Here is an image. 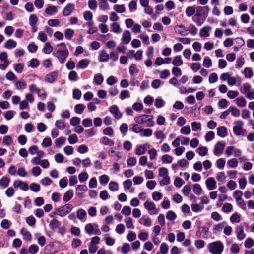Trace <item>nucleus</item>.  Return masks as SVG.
<instances>
[{"mask_svg":"<svg viewBox=\"0 0 254 254\" xmlns=\"http://www.w3.org/2000/svg\"><path fill=\"white\" fill-rule=\"evenodd\" d=\"M59 46H63V49H56L53 55L58 58L61 63H64L68 57L69 52L64 43H61L57 45Z\"/></svg>","mask_w":254,"mask_h":254,"instance_id":"f257e3e1","label":"nucleus"},{"mask_svg":"<svg viewBox=\"0 0 254 254\" xmlns=\"http://www.w3.org/2000/svg\"><path fill=\"white\" fill-rule=\"evenodd\" d=\"M134 120L136 123L139 124H146L148 127H152L155 125V122L153 118L148 115H141L134 118Z\"/></svg>","mask_w":254,"mask_h":254,"instance_id":"f03ea898","label":"nucleus"},{"mask_svg":"<svg viewBox=\"0 0 254 254\" xmlns=\"http://www.w3.org/2000/svg\"><path fill=\"white\" fill-rule=\"evenodd\" d=\"M208 249L212 254H221L224 249V246L222 242L217 241L210 243L208 245Z\"/></svg>","mask_w":254,"mask_h":254,"instance_id":"7ed1b4c3","label":"nucleus"},{"mask_svg":"<svg viewBox=\"0 0 254 254\" xmlns=\"http://www.w3.org/2000/svg\"><path fill=\"white\" fill-rule=\"evenodd\" d=\"M73 209L71 204L67 203L64 205L57 208L56 210L55 214L61 217H64L69 213Z\"/></svg>","mask_w":254,"mask_h":254,"instance_id":"20e7f679","label":"nucleus"},{"mask_svg":"<svg viewBox=\"0 0 254 254\" xmlns=\"http://www.w3.org/2000/svg\"><path fill=\"white\" fill-rule=\"evenodd\" d=\"M144 206L149 211L150 215H155L158 212L155 204L153 202L147 201L144 203Z\"/></svg>","mask_w":254,"mask_h":254,"instance_id":"39448f33","label":"nucleus"},{"mask_svg":"<svg viewBox=\"0 0 254 254\" xmlns=\"http://www.w3.org/2000/svg\"><path fill=\"white\" fill-rule=\"evenodd\" d=\"M235 126L233 127L234 133L236 135H240L243 133L244 123L242 121H236L234 122Z\"/></svg>","mask_w":254,"mask_h":254,"instance_id":"423d86ee","label":"nucleus"},{"mask_svg":"<svg viewBox=\"0 0 254 254\" xmlns=\"http://www.w3.org/2000/svg\"><path fill=\"white\" fill-rule=\"evenodd\" d=\"M225 146V143L222 141L217 142L215 145L214 154L216 156H219L223 153Z\"/></svg>","mask_w":254,"mask_h":254,"instance_id":"0eeeda50","label":"nucleus"},{"mask_svg":"<svg viewBox=\"0 0 254 254\" xmlns=\"http://www.w3.org/2000/svg\"><path fill=\"white\" fill-rule=\"evenodd\" d=\"M109 110L116 119H120L121 118L122 114L117 105H114L111 106L109 108Z\"/></svg>","mask_w":254,"mask_h":254,"instance_id":"6e6552de","label":"nucleus"},{"mask_svg":"<svg viewBox=\"0 0 254 254\" xmlns=\"http://www.w3.org/2000/svg\"><path fill=\"white\" fill-rule=\"evenodd\" d=\"M75 9V5L73 3H69L64 8L63 14L64 16L70 15Z\"/></svg>","mask_w":254,"mask_h":254,"instance_id":"1a4fd4ad","label":"nucleus"},{"mask_svg":"<svg viewBox=\"0 0 254 254\" xmlns=\"http://www.w3.org/2000/svg\"><path fill=\"white\" fill-rule=\"evenodd\" d=\"M209 11V8L208 6L204 7L198 6L196 8V15L200 16L201 15H204L205 17L207 16L208 12Z\"/></svg>","mask_w":254,"mask_h":254,"instance_id":"9d476101","label":"nucleus"},{"mask_svg":"<svg viewBox=\"0 0 254 254\" xmlns=\"http://www.w3.org/2000/svg\"><path fill=\"white\" fill-rule=\"evenodd\" d=\"M139 223L146 227H150L152 225V221L148 215H143L138 220Z\"/></svg>","mask_w":254,"mask_h":254,"instance_id":"9b49d317","label":"nucleus"},{"mask_svg":"<svg viewBox=\"0 0 254 254\" xmlns=\"http://www.w3.org/2000/svg\"><path fill=\"white\" fill-rule=\"evenodd\" d=\"M208 190H213L216 188V182L212 177L208 178L205 181Z\"/></svg>","mask_w":254,"mask_h":254,"instance_id":"f8f14e48","label":"nucleus"},{"mask_svg":"<svg viewBox=\"0 0 254 254\" xmlns=\"http://www.w3.org/2000/svg\"><path fill=\"white\" fill-rule=\"evenodd\" d=\"M131 39V33L129 31L126 30L122 34V43L125 44L129 43Z\"/></svg>","mask_w":254,"mask_h":254,"instance_id":"ddd939ff","label":"nucleus"},{"mask_svg":"<svg viewBox=\"0 0 254 254\" xmlns=\"http://www.w3.org/2000/svg\"><path fill=\"white\" fill-rule=\"evenodd\" d=\"M235 234L238 240H243L246 237V234L244 232V228L243 226H238L236 228Z\"/></svg>","mask_w":254,"mask_h":254,"instance_id":"4468645a","label":"nucleus"},{"mask_svg":"<svg viewBox=\"0 0 254 254\" xmlns=\"http://www.w3.org/2000/svg\"><path fill=\"white\" fill-rule=\"evenodd\" d=\"M58 77V72L53 71L48 74L45 77V80L47 82L52 83L54 82Z\"/></svg>","mask_w":254,"mask_h":254,"instance_id":"2eb2a0df","label":"nucleus"},{"mask_svg":"<svg viewBox=\"0 0 254 254\" xmlns=\"http://www.w3.org/2000/svg\"><path fill=\"white\" fill-rule=\"evenodd\" d=\"M90 61L87 59H83L80 60L77 65V67L79 68L85 69L89 65Z\"/></svg>","mask_w":254,"mask_h":254,"instance_id":"dca6fc26","label":"nucleus"},{"mask_svg":"<svg viewBox=\"0 0 254 254\" xmlns=\"http://www.w3.org/2000/svg\"><path fill=\"white\" fill-rule=\"evenodd\" d=\"M225 224V222H223L222 223L214 225L212 229L213 233L216 234L218 232H221L222 229L224 228Z\"/></svg>","mask_w":254,"mask_h":254,"instance_id":"f3484780","label":"nucleus"},{"mask_svg":"<svg viewBox=\"0 0 254 254\" xmlns=\"http://www.w3.org/2000/svg\"><path fill=\"white\" fill-rule=\"evenodd\" d=\"M108 0H99V7L100 10L106 11L109 9V5L107 2Z\"/></svg>","mask_w":254,"mask_h":254,"instance_id":"a211bd4d","label":"nucleus"},{"mask_svg":"<svg viewBox=\"0 0 254 254\" xmlns=\"http://www.w3.org/2000/svg\"><path fill=\"white\" fill-rule=\"evenodd\" d=\"M109 59V55L105 50L99 52V61L101 62H107Z\"/></svg>","mask_w":254,"mask_h":254,"instance_id":"6ab92c4d","label":"nucleus"},{"mask_svg":"<svg viewBox=\"0 0 254 254\" xmlns=\"http://www.w3.org/2000/svg\"><path fill=\"white\" fill-rule=\"evenodd\" d=\"M73 196V190H70L67 191L64 195L63 200L65 202L69 201Z\"/></svg>","mask_w":254,"mask_h":254,"instance_id":"aec40b11","label":"nucleus"},{"mask_svg":"<svg viewBox=\"0 0 254 254\" xmlns=\"http://www.w3.org/2000/svg\"><path fill=\"white\" fill-rule=\"evenodd\" d=\"M210 30V27L205 26L200 30L199 35L202 37H208L209 36V32Z\"/></svg>","mask_w":254,"mask_h":254,"instance_id":"412c9836","label":"nucleus"},{"mask_svg":"<svg viewBox=\"0 0 254 254\" xmlns=\"http://www.w3.org/2000/svg\"><path fill=\"white\" fill-rule=\"evenodd\" d=\"M111 31L117 34H119L121 32V28L120 25L117 22H114L111 24Z\"/></svg>","mask_w":254,"mask_h":254,"instance_id":"4be33fe9","label":"nucleus"},{"mask_svg":"<svg viewBox=\"0 0 254 254\" xmlns=\"http://www.w3.org/2000/svg\"><path fill=\"white\" fill-rule=\"evenodd\" d=\"M58 11L57 8L55 6L51 5L45 9V12L47 14L52 15L56 14Z\"/></svg>","mask_w":254,"mask_h":254,"instance_id":"5701e85b","label":"nucleus"},{"mask_svg":"<svg viewBox=\"0 0 254 254\" xmlns=\"http://www.w3.org/2000/svg\"><path fill=\"white\" fill-rule=\"evenodd\" d=\"M17 43L13 39H8L4 44V47L7 49H12L16 47Z\"/></svg>","mask_w":254,"mask_h":254,"instance_id":"b1692460","label":"nucleus"},{"mask_svg":"<svg viewBox=\"0 0 254 254\" xmlns=\"http://www.w3.org/2000/svg\"><path fill=\"white\" fill-rule=\"evenodd\" d=\"M21 233L23 235V239L26 241H30L31 239L32 236L30 233L25 229H22Z\"/></svg>","mask_w":254,"mask_h":254,"instance_id":"393cba45","label":"nucleus"},{"mask_svg":"<svg viewBox=\"0 0 254 254\" xmlns=\"http://www.w3.org/2000/svg\"><path fill=\"white\" fill-rule=\"evenodd\" d=\"M217 134L221 137H225L227 134V129L225 127L222 126L218 128Z\"/></svg>","mask_w":254,"mask_h":254,"instance_id":"a878e982","label":"nucleus"},{"mask_svg":"<svg viewBox=\"0 0 254 254\" xmlns=\"http://www.w3.org/2000/svg\"><path fill=\"white\" fill-rule=\"evenodd\" d=\"M10 181V180L8 177H3L0 179V186L5 188L8 186Z\"/></svg>","mask_w":254,"mask_h":254,"instance_id":"bb28decb","label":"nucleus"},{"mask_svg":"<svg viewBox=\"0 0 254 254\" xmlns=\"http://www.w3.org/2000/svg\"><path fill=\"white\" fill-rule=\"evenodd\" d=\"M152 134V131L151 129L147 128H142L141 131L140 133V135L142 137H150Z\"/></svg>","mask_w":254,"mask_h":254,"instance_id":"cd10ccee","label":"nucleus"},{"mask_svg":"<svg viewBox=\"0 0 254 254\" xmlns=\"http://www.w3.org/2000/svg\"><path fill=\"white\" fill-rule=\"evenodd\" d=\"M183 61L181 59L180 56H177L174 57L172 62V64L176 66H179L182 65Z\"/></svg>","mask_w":254,"mask_h":254,"instance_id":"c85d7f7f","label":"nucleus"},{"mask_svg":"<svg viewBox=\"0 0 254 254\" xmlns=\"http://www.w3.org/2000/svg\"><path fill=\"white\" fill-rule=\"evenodd\" d=\"M126 227L128 229H134V226L133 223V220L131 217H127L125 219Z\"/></svg>","mask_w":254,"mask_h":254,"instance_id":"c756f323","label":"nucleus"},{"mask_svg":"<svg viewBox=\"0 0 254 254\" xmlns=\"http://www.w3.org/2000/svg\"><path fill=\"white\" fill-rule=\"evenodd\" d=\"M236 105L241 107H244L246 104V101L243 97L237 98L235 100Z\"/></svg>","mask_w":254,"mask_h":254,"instance_id":"7c9ffc66","label":"nucleus"},{"mask_svg":"<svg viewBox=\"0 0 254 254\" xmlns=\"http://www.w3.org/2000/svg\"><path fill=\"white\" fill-rule=\"evenodd\" d=\"M74 34V31L72 29L68 28L65 30V37L68 40H71L73 37Z\"/></svg>","mask_w":254,"mask_h":254,"instance_id":"2f4dec72","label":"nucleus"},{"mask_svg":"<svg viewBox=\"0 0 254 254\" xmlns=\"http://www.w3.org/2000/svg\"><path fill=\"white\" fill-rule=\"evenodd\" d=\"M196 152L200 156H204L207 155L208 153V149L206 147H199L196 149Z\"/></svg>","mask_w":254,"mask_h":254,"instance_id":"473e14b6","label":"nucleus"},{"mask_svg":"<svg viewBox=\"0 0 254 254\" xmlns=\"http://www.w3.org/2000/svg\"><path fill=\"white\" fill-rule=\"evenodd\" d=\"M230 220L232 223H238L240 221V216L238 213H235L230 217Z\"/></svg>","mask_w":254,"mask_h":254,"instance_id":"72a5a7b5","label":"nucleus"},{"mask_svg":"<svg viewBox=\"0 0 254 254\" xmlns=\"http://www.w3.org/2000/svg\"><path fill=\"white\" fill-rule=\"evenodd\" d=\"M65 141L66 139L64 137H60L55 140V143L57 147L60 148L61 145L64 144Z\"/></svg>","mask_w":254,"mask_h":254,"instance_id":"f704fd0d","label":"nucleus"},{"mask_svg":"<svg viewBox=\"0 0 254 254\" xmlns=\"http://www.w3.org/2000/svg\"><path fill=\"white\" fill-rule=\"evenodd\" d=\"M175 29L177 32L181 35H186V34L185 32L188 31L183 25H177L175 27Z\"/></svg>","mask_w":254,"mask_h":254,"instance_id":"c9c22d12","label":"nucleus"},{"mask_svg":"<svg viewBox=\"0 0 254 254\" xmlns=\"http://www.w3.org/2000/svg\"><path fill=\"white\" fill-rule=\"evenodd\" d=\"M193 191L196 195H199L202 192V189L199 184H195L193 185Z\"/></svg>","mask_w":254,"mask_h":254,"instance_id":"e433bc0d","label":"nucleus"},{"mask_svg":"<svg viewBox=\"0 0 254 254\" xmlns=\"http://www.w3.org/2000/svg\"><path fill=\"white\" fill-rule=\"evenodd\" d=\"M251 89V86L249 83H245L243 87L240 89V92L243 94H247Z\"/></svg>","mask_w":254,"mask_h":254,"instance_id":"4c0bfd02","label":"nucleus"},{"mask_svg":"<svg viewBox=\"0 0 254 254\" xmlns=\"http://www.w3.org/2000/svg\"><path fill=\"white\" fill-rule=\"evenodd\" d=\"M109 189L111 191H117L119 189V185L117 183L111 181L109 184Z\"/></svg>","mask_w":254,"mask_h":254,"instance_id":"58836bf2","label":"nucleus"},{"mask_svg":"<svg viewBox=\"0 0 254 254\" xmlns=\"http://www.w3.org/2000/svg\"><path fill=\"white\" fill-rule=\"evenodd\" d=\"M129 71L131 75L134 76L138 73L139 69L136 68L135 64H132L129 67Z\"/></svg>","mask_w":254,"mask_h":254,"instance_id":"ea45409f","label":"nucleus"},{"mask_svg":"<svg viewBox=\"0 0 254 254\" xmlns=\"http://www.w3.org/2000/svg\"><path fill=\"white\" fill-rule=\"evenodd\" d=\"M230 112L231 113V114L236 117H239L240 115V112L239 109L236 108L235 107L231 106L229 108Z\"/></svg>","mask_w":254,"mask_h":254,"instance_id":"a19ab883","label":"nucleus"},{"mask_svg":"<svg viewBox=\"0 0 254 254\" xmlns=\"http://www.w3.org/2000/svg\"><path fill=\"white\" fill-rule=\"evenodd\" d=\"M195 8L194 6H189L186 9L185 13L188 17H190L195 13Z\"/></svg>","mask_w":254,"mask_h":254,"instance_id":"79ce46f5","label":"nucleus"},{"mask_svg":"<svg viewBox=\"0 0 254 254\" xmlns=\"http://www.w3.org/2000/svg\"><path fill=\"white\" fill-rule=\"evenodd\" d=\"M114 9L118 13H122L125 11L126 8L124 5H115L113 7Z\"/></svg>","mask_w":254,"mask_h":254,"instance_id":"37998d69","label":"nucleus"},{"mask_svg":"<svg viewBox=\"0 0 254 254\" xmlns=\"http://www.w3.org/2000/svg\"><path fill=\"white\" fill-rule=\"evenodd\" d=\"M191 128L193 131H196L197 130H201V124L199 122H193L191 123Z\"/></svg>","mask_w":254,"mask_h":254,"instance_id":"c03bdc74","label":"nucleus"},{"mask_svg":"<svg viewBox=\"0 0 254 254\" xmlns=\"http://www.w3.org/2000/svg\"><path fill=\"white\" fill-rule=\"evenodd\" d=\"M60 225L59 221L56 219L52 220L49 224V227L51 229H55L58 228Z\"/></svg>","mask_w":254,"mask_h":254,"instance_id":"a18cd8bd","label":"nucleus"},{"mask_svg":"<svg viewBox=\"0 0 254 254\" xmlns=\"http://www.w3.org/2000/svg\"><path fill=\"white\" fill-rule=\"evenodd\" d=\"M55 126L59 129H64L65 127L64 121L61 120H57L55 123Z\"/></svg>","mask_w":254,"mask_h":254,"instance_id":"49530a36","label":"nucleus"},{"mask_svg":"<svg viewBox=\"0 0 254 254\" xmlns=\"http://www.w3.org/2000/svg\"><path fill=\"white\" fill-rule=\"evenodd\" d=\"M3 143L7 146H10L13 142V139L10 135H5L3 138Z\"/></svg>","mask_w":254,"mask_h":254,"instance_id":"de8ad7c7","label":"nucleus"},{"mask_svg":"<svg viewBox=\"0 0 254 254\" xmlns=\"http://www.w3.org/2000/svg\"><path fill=\"white\" fill-rule=\"evenodd\" d=\"M85 108L82 104H78L75 106V111L76 113L81 114L83 113Z\"/></svg>","mask_w":254,"mask_h":254,"instance_id":"09e8293b","label":"nucleus"},{"mask_svg":"<svg viewBox=\"0 0 254 254\" xmlns=\"http://www.w3.org/2000/svg\"><path fill=\"white\" fill-rule=\"evenodd\" d=\"M86 215V211L82 208L79 209L77 211V217L81 220H82Z\"/></svg>","mask_w":254,"mask_h":254,"instance_id":"8fccbe9b","label":"nucleus"},{"mask_svg":"<svg viewBox=\"0 0 254 254\" xmlns=\"http://www.w3.org/2000/svg\"><path fill=\"white\" fill-rule=\"evenodd\" d=\"M244 74L245 75V77L247 78H250L253 75V71L251 68L249 67H246L244 69Z\"/></svg>","mask_w":254,"mask_h":254,"instance_id":"3c124183","label":"nucleus"},{"mask_svg":"<svg viewBox=\"0 0 254 254\" xmlns=\"http://www.w3.org/2000/svg\"><path fill=\"white\" fill-rule=\"evenodd\" d=\"M169 248L167 244L165 243H162L160 247V253L163 254H166L168 253Z\"/></svg>","mask_w":254,"mask_h":254,"instance_id":"603ef678","label":"nucleus"},{"mask_svg":"<svg viewBox=\"0 0 254 254\" xmlns=\"http://www.w3.org/2000/svg\"><path fill=\"white\" fill-rule=\"evenodd\" d=\"M233 209V206L231 204L229 203H226L224 204L222 207V211L226 213L230 212Z\"/></svg>","mask_w":254,"mask_h":254,"instance_id":"864d4df0","label":"nucleus"},{"mask_svg":"<svg viewBox=\"0 0 254 254\" xmlns=\"http://www.w3.org/2000/svg\"><path fill=\"white\" fill-rule=\"evenodd\" d=\"M145 149L142 145H138L135 149V153L137 155H141L145 153Z\"/></svg>","mask_w":254,"mask_h":254,"instance_id":"5fc2aeb1","label":"nucleus"},{"mask_svg":"<svg viewBox=\"0 0 254 254\" xmlns=\"http://www.w3.org/2000/svg\"><path fill=\"white\" fill-rule=\"evenodd\" d=\"M103 76L101 74H97L94 76V81L97 85H100L103 81Z\"/></svg>","mask_w":254,"mask_h":254,"instance_id":"6e6d98bb","label":"nucleus"},{"mask_svg":"<svg viewBox=\"0 0 254 254\" xmlns=\"http://www.w3.org/2000/svg\"><path fill=\"white\" fill-rule=\"evenodd\" d=\"M122 213L126 216H129L131 213V209L128 206H125L122 210Z\"/></svg>","mask_w":254,"mask_h":254,"instance_id":"4d7b16f0","label":"nucleus"},{"mask_svg":"<svg viewBox=\"0 0 254 254\" xmlns=\"http://www.w3.org/2000/svg\"><path fill=\"white\" fill-rule=\"evenodd\" d=\"M154 135L158 140H163L165 138V135L162 131H156L154 132Z\"/></svg>","mask_w":254,"mask_h":254,"instance_id":"13d9d810","label":"nucleus"},{"mask_svg":"<svg viewBox=\"0 0 254 254\" xmlns=\"http://www.w3.org/2000/svg\"><path fill=\"white\" fill-rule=\"evenodd\" d=\"M101 143L105 145L113 146L114 144L113 141L109 139L106 137H104L101 140Z\"/></svg>","mask_w":254,"mask_h":254,"instance_id":"bf43d9fd","label":"nucleus"},{"mask_svg":"<svg viewBox=\"0 0 254 254\" xmlns=\"http://www.w3.org/2000/svg\"><path fill=\"white\" fill-rule=\"evenodd\" d=\"M15 86L18 90H23L26 86V84L22 81H18L15 83Z\"/></svg>","mask_w":254,"mask_h":254,"instance_id":"052dcab7","label":"nucleus"},{"mask_svg":"<svg viewBox=\"0 0 254 254\" xmlns=\"http://www.w3.org/2000/svg\"><path fill=\"white\" fill-rule=\"evenodd\" d=\"M168 170L165 167H161L159 169L158 175L160 177H164L168 175Z\"/></svg>","mask_w":254,"mask_h":254,"instance_id":"680f3d73","label":"nucleus"},{"mask_svg":"<svg viewBox=\"0 0 254 254\" xmlns=\"http://www.w3.org/2000/svg\"><path fill=\"white\" fill-rule=\"evenodd\" d=\"M68 141L70 144H73L78 141V137L76 134H72L68 138Z\"/></svg>","mask_w":254,"mask_h":254,"instance_id":"e2e57ef3","label":"nucleus"},{"mask_svg":"<svg viewBox=\"0 0 254 254\" xmlns=\"http://www.w3.org/2000/svg\"><path fill=\"white\" fill-rule=\"evenodd\" d=\"M176 217V214L172 211H169L166 214V218L171 221H174Z\"/></svg>","mask_w":254,"mask_h":254,"instance_id":"0e129e2a","label":"nucleus"},{"mask_svg":"<svg viewBox=\"0 0 254 254\" xmlns=\"http://www.w3.org/2000/svg\"><path fill=\"white\" fill-rule=\"evenodd\" d=\"M38 21L37 16L34 14H32L29 17V24L31 26L35 25Z\"/></svg>","mask_w":254,"mask_h":254,"instance_id":"69168bd1","label":"nucleus"},{"mask_svg":"<svg viewBox=\"0 0 254 254\" xmlns=\"http://www.w3.org/2000/svg\"><path fill=\"white\" fill-rule=\"evenodd\" d=\"M191 132L190 128L189 126H184L180 130V132L182 134L188 135Z\"/></svg>","mask_w":254,"mask_h":254,"instance_id":"338daca9","label":"nucleus"},{"mask_svg":"<svg viewBox=\"0 0 254 254\" xmlns=\"http://www.w3.org/2000/svg\"><path fill=\"white\" fill-rule=\"evenodd\" d=\"M214 132L212 131L208 132L205 137V141L209 142L213 140L214 138Z\"/></svg>","mask_w":254,"mask_h":254,"instance_id":"774afa93","label":"nucleus"}]
</instances>
